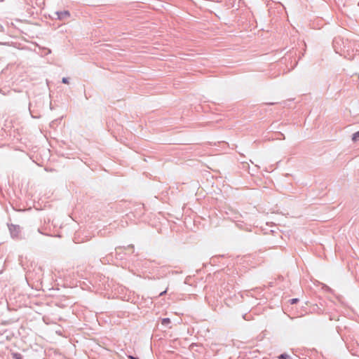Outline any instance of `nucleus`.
<instances>
[{
    "label": "nucleus",
    "mask_w": 359,
    "mask_h": 359,
    "mask_svg": "<svg viewBox=\"0 0 359 359\" xmlns=\"http://www.w3.org/2000/svg\"><path fill=\"white\" fill-rule=\"evenodd\" d=\"M333 319H334V318H333L332 316H330V320H332Z\"/></svg>",
    "instance_id": "nucleus-19"
},
{
    "label": "nucleus",
    "mask_w": 359,
    "mask_h": 359,
    "mask_svg": "<svg viewBox=\"0 0 359 359\" xmlns=\"http://www.w3.org/2000/svg\"><path fill=\"white\" fill-rule=\"evenodd\" d=\"M124 249H126V248L125 247H123ZM127 248H134V245H128Z\"/></svg>",
    "instance_id": "nucleus-14"
},
{
    "label": "nucleus",
    "mask_w": 359,
    "mask_h": 359,
    "mask_svg": "<svg viewBox=\"0 0 359 359\" xmlns=\"http://www.w3.org/2000/svg\"><path fill=\"white\" fill-rule=\"evenodd\" d=\"M32 104H29V110L32 117L33 118H39L41 117V115L38 112H36L34 109H32Z\"/></svg>",
    "instance_id": "nucleus-3"
},
{
    "label": "nucleus",
    "mask_w": 359,
    "mask_h": 359,
    "mask_svg": "<svg viewBox=\"0 0 359 359\" xmlns=\"http://www.w3.org/2000/svg\"><path fill=\"white\" fill-rule=\"evenodd\" d=\"M337 251V243L334 245V252Z\"/></svg>",
    "instance_id": "nucleus-18"
},
{
    "label": "nucleus",
    "mask_w": 359,
    "mask_h": 359,
    "mask_svg": "<svg viewBox=\"0 0 359 359\" xmlns=\"http://www.w3.org/2000/svg\"><path fill=\"white\" fill-rule=\"evenodd\" d=\"M116 258H119L120 259H123V256H122V254L121 252H116Z\"/></svg>",
    "instance_id": "nucleus-11"
},
{
    "label": "nucleus",
    "mask_w": 359,
    "mask_h": 359,
    "mask_svg": "<svg viewBox=\"0 0 359 359\" xmlns=\"http://www.w3.org/2000/svg\"><path fill=\"white\" fill-rule=\"evenodd\" d=\"M8 229L12 238H18L20 232V227L19 225L11 224L8 225Z\"/></svg>",
    "instance_id": "nucleus-2"
},
{
    "label": "nucleus",
    "mask_w": 359,
    "mask_h": 359,
    "mask_svg": "<svg viewBox=\"0 0 359 359\" xmlns=\"http://www.w3.org/2000/svg\"><path fill=\"white\" fill-rule=\"evenodd\" d=\"M50 110H53V106H52L51 102H50Z\"/></svg>",
    "instance_id": "nucleus-17"
},
{
    "label": "nucleus",
    "mask_w": 359,
    "mask_h": 359,
    "mask_svg": "<svg viewBox=\"0 0 359 359\" xmlns=\"http://www.w3.org/2000/svg\"><path fill=\"white\" fill-rule=\"evenodd\" d=\"M299 299L298 298H293L289 300L290 304H295L299 302Z\"/></svg>",
    "instance_id": "nucleus-8"
},
{
    "label": "nucleus",
    "mask_w": 359,
    "mask_h": 359,
    "mask_svg": "<svg viewBox=\"0 0 359 359\" xmlns=\"http://www.w3.org/2000/svg\"><path fill=\"white\" fill-rule=\"evenodd\" d=\"M128 359H139L137 357L133 355H128Z\"/></svg>",
    "instance_id": "nucleus-12"
},
{
    "label": "nucleus",
    "mask_w": 359,
    "mask_h": 359,
    "mask_svg": "<svg viewBox=\"0 0 359 359\" xmlns=\"http://www.w3.org/2000/svg\"><path fill=\"white\" fill-rule=\"evenodd\" d=\"M269 104H274L273 102L269 103Z\"/></svg>",
    "instance_id": "nucleus-21"
},
{
    "label": "nucleus",
    "mask_w": 359,
    "mask_h": 359,
    "mask_svg": "<svg viewBox=\"0 0 359 359\" xmlns=\"http://www.w3.org/2000/svg\"><path fill=\"white\" fill-rule=\"evenodd\" d=\"M62 83H65V84H67V83H69V78H67V77H63V78L62 79Z\"/></svg>",
    "instance_id": "nucleus-9"
},
{
    "label": "nucleus",
    "mask_w": 359,
    "mask_h": 359,
    "mask_svg": "<svg viewBox=\"0 0 359 359\" xmlns=\"http://www.w3.org/2000/svg\"><path fill=\"white\" fill-rule=\"evenodd\" d=\"M237 226H238L239 228H241V229H242V228H243V224H237Z\"/></svg>",
    "instance_id": "nucleus-16"
},
{
    "label": "nucleus",
    "mask_w": 359,
    "mask_h": 359,
    "mask_svg": "<svg viewBox=\"0 0 359 359\" xmlns=\"http://www.w3.org/2000/svg\"><path fill=\"white\" fill-rule=\"evenodd\" d=\"M53 15L55 17H53L59 20H63L70 17V13L69 11H55Z\"/></svg>",
    "instance_id": "nucleus-1"
},
{
    "label": "nucleus",
    "mask_w": 359,
    "mask_h": 359,
    "mask_svg": "<svg viewBox=\"0 0 359 359\" xmlns=\"http://www.w3.org/2000/svg\"><path fill=\"white\" fill-rule=\"evenodd\" d=\"M333 48H334V50L335 51V53H337V49L335 48V46H334V39L333 40Z\"/></svg>",
    "instance_id": "nucleus-15"
},
{
    "label": "nucleus",
    "mask_w": 359,
    "mask_h": 359,
    "mask_svg": "<svg viewBox=\"0 0 359 359\" xmlns=\"http://www.w3.org/2000/svg\"><path fill=\"white\" fill-rule=\"evenodd\" d=\"M13 359H22L23 356L21 353L17 352L11 353Z\"/></svg>",
    "instance_id": "nucleus-4"
},
{
    "label": "nucleus",
    "mask_w": 359,
    "mask_h": 359,
    "mask_svg": "<svg viewBox=\"0 0 359 359\" xmlns=\"http://www.w3.org/2000/svg\"><path fill=\"white\" fill-rule=\"evenodd\" d=\"M166 292H167V289H166V290H165L164 291L161 292L159 294V296H163V295H164Z\"/></svg>",
    "instance_id": "nucleus-13"
},
{
    "label": "nucleus",
    "mask_w": 359,
    "mask_h": 359,
    "mask_svg": "<svg viewBox=\"0 0 359 359\" xmlns=\"http://www.w3.org/2000/svg\"><path fill=\"white\" fill-rule=\"evenodd\" d=\"M121 246H118V248H116V250L117 249H121Z\"/></svg>",
    "instance_id": "nucleus-20"
},
{
    "label": "nucleus",
    "mask_w": 359,
    "mask_h": 359,
    "mask_svg": "<svg viewBox=\"0 0 359 359\" xmlns=\"http://www.w3.org/2000/svg\"><path fill=\"white\" fill-rule=\"evenodd\" d=\"M278 358V359H292L291 356L285 353H281Z\"/></svg>",
    "instance_id": "nucleus-6"
},
{
    "label": "nucleus",
    "mask_w": 359,
    "mask_h": 359,
    "mask_svg": "<svg viewBox=\"0 0 359 359\" xmlns=\"http://www.w3.org/2000/svg\"><path fill=\"white\" fill-rule=\"evenodd\" d=\"M170 323L171 320L169 318H164L161 320V325L165 327H167Z\"/></svg>",
    "instance_id": "nucleus-5"
},
{
    "label": "nucleus",
    "mask_w": 359,
    "mask_h": 359,
    "mask_svg": "<svg viewBox=\"0 0 359 359\" xmlns=\"http://www.w3.org/2000/svg\"><path fill=\"white\" fill-rule=\"evenodd\" d=\"M352 140L353 142L359 141V130L352 135Z\"/></svg>",
    "instance_id": "nucleus-7"
},
{
    "label": "nucleus",
    "mask_w": 359,
    "mask_h": 359,
    "mask_svg": "<svg viewBox=\"0 0 359 359\" xmlns=\"http://www.w3.org/2000/svg\"><path fill=\"white\" fill-rule=\"evenodd\" d=\"M337 299H338V304H339V303H341V304L344 305L345 306H348V305H346V304L344 303V302H343V301H342V299H341V297L339 295H338Z\"/></svg>",
    "instance_id": "nucleus-10"
}]
</instances>
